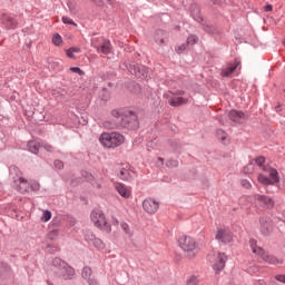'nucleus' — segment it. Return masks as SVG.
<instances>
[{
	"label": "nucleus",
	"mask_w": 285,
	"mask_h": 285,
	"mask_svg": "<svg viewBox=\"0 0 285 285\" xmlns=\"http://www.w3.org/2000/svg\"><path fill=\"white\" fill-rule=\"evenodd\" d=\"M41 146H42V148H45V150H46L47 153H53V150H55V147H52V145H50V144H48V142H45V144H42Z\"/></svg>",
	"instance_id": "obj_37"
},
{
	"label": "nucleus",
	"mask_w": 285,
	"mask_h": 285,
	"mask_svg": "<svg viewBox=\"0 0 285 285\" xmlns=\"http://www.w3.org/2000/svg\"><path fill=\"white\" fill-rule=\"evenodd\" d=\"M41 148V144L37 141H29L28 144V150L32 153L33 155H37L39 153V149Z\"/></svg>",
	"instance_id": "obj_22"
},
{
	"label": "nucleus",
	"mask_w": 285,
	"mask_h": 285,
	"mask_svg": "<svg viewBox=\"0 0 285 285\" xmlns=\"http://www.w3.org/2000/svg\"><path fill=\"white\" fill-rule=\"evenodd\" d=\"M90 275H92V269L90 267H83L82 269L83 279H90Z\"/></svg>",
	"instance_id": "obj_30"
},
{
	"label": "nucleus",
	"mask_w": 285,
	"mask_h": 285,
	"mask_svg": "<svg viewBox=\"0 0 285 285\" xmlns=\"http://www.w3.org/2000/svg\"><path fill=\"white\" fill-rule=\"evenodd\" d=\"M1 23L7 28V30H12L17 28V22L14 21V18L8 13H3L0 16Z\"/></svg>",
	"instance_id": "obj_13"
},
{
	"label": "nucleus",
	"mask_w": 285,
	"mask_h": 285,
	"mask_svg": "<svg viewBox=\"0 0 285 285\" xmlns=\"http://www.w3.org/2000/svg\"><path fill=\"white\" fill-rule=\"evenodd\" d=\"M62 22L67 23L69 26H77V23H75V21H72V19H70L68 17H62Z\"/></svg>",
	"instance_id": "obj_40"
},
{
	"label": "nucleus",
	"mask_w": 285,
	"mask_h": 285,
	"mask_svg": "<svg viewBox=\"0 0 285 285\" xmlns=\"http://www.w3.org/2000/svg\"><path fill=\"white\" fill-rule=\"evenodd\" d=\"M90 219L94 226H96V228H99V230H102V233H112V227L110 226V224H108L104 212L92 210L90 214Z\"/></svg>",
	"instance_id": "obj_3"
},
{
	"label": "nucleus",
	"mask_w": 285,
	"mask_h": 285,
	"mask_svg": "<svg viewBox=\"0 0 285 285\" xmlns=\"http://www.w3.org/2000/svg\"><path fill=\"white\" fill-rule=\"evenodd\" d=\"M186 48H188L187 43L179 45V46L176 47V52L178 55H181L186 50Z\"/></svg>",
	"instance_id": "obj_35"
},
{
	"label": "nucleus",
	"mask_w": 285,
	"mask_h": 285,
	"mask_svg": "<svg viewBox=\"0 0 285 285\" xmlns=\"http://www.w3.org/2000/svg\"><path fill=\"white\" fill-rule=\"evenodd\" d=\"M97 52H102V55H110L111 52V45L109 40H104L100 47L95 46Z\"/></svg>",
	"instance_id": "obj_18"
},
{
	"label": "nucleus",
	"mask_w": 285,
	"mask_h": 285,
	"mask_svg": "<svg viewBox=\"0 0 285 285\" xmlns=\"http://www.w3.org/2000/svg\"><path fill=\"white\" fill-rule=\"evenodd\" d=\"M69 70L71 72H76L77 75H80V77L85 75L83 70H81V68H78V67H71Z\"/></svg>",
	"instance_id": "obj_39"
},
{
	"label": "nucleus",
	"mask_w": 285,
	"mask_h": 285,
	"mask_svg": "<svg viewBox=\"0 0 285 285\" xmlns=\"http://www.w3.org/2000/svg\"><path fill=\"white\" fill-rule=\"evenodd\" d=\"M155 39L157 43H164V39H166V32H164L163 30L157 31Z\"/></svg>",
	"instance_id": "obj_26"
},
{
	"label": "nucleus",
	"mask_w": 285,
	"mask_h": 285,
	"mask_svg": "<svg viewBox=\"0 0 285 285\" xmlns=\"http://www.w3.org/2000/svg\"><path fill=\"white\" fill-rule=\"evenodd\" d=\"M209 259L214 263V271L216 275H219L226 267V262L228 261V256H226V253L224 252H215Z\"/></svg>",
	"instance_id": "obj_5"
},
{
	"label": "nucleus",
	"mask_w": 285,
	"mask_h": 285,
	"mask_svg": "<svg viewBox=\"0 0 285 285\" xmlns=\"http://www.w3.org/2000/svg\"><path fill=\"white\" fill-rule=\"evenodd\" d=\"M52 43L53 46H61L63 43V38H61V35L55 33L52 36Z\"/></svg>",
	"instance_id": "obj_27"
},
{
	"label": "nucleus",
	"mask_w": 285,
	"mask_h": 285,
	"mask_svg": "<svg viewBox=\"0 0 285 285\" xmlns=\"http://www.w3.org/2000/svg\"><path fill=\"white\" fill-rule=\"evenodd\" d=\"M169 104L174 107L177 106H184V104H188V99L183 98V97H178V98H170L169 99Z\"/></svg>",
	"instance_id": "obj_21"
},
{
	"label": "nucleus",
	"mask_w": 285,
	"mask_h": 285,
	"mask_svg": "<svg viewBox=\"0 0 285 285\" xmlns=\"http://www.w3.org/2000/svg\"><path fill=\"white\" fill-rule=\"evenodd\" d=\"M164 97H165V98H168V94H165Z\"/></svg>",
	"instance_id": "obj_51"
},
{
	"label": "nucleus",
	"mask_w": 285,
	"mask_h": 285,
	"mask_svg": "<svg viewBox=\"0 0 285 285\" xmlns=\"http://www.w3.org/2000/svg\"><path fill=\"white\" fill-rule=\"evenodd\" d=\"M116 190L119 194V196L124 197L125 199H128V197H130V191L128 187H126V185L124 184L116 185Z\"/></svg>",
	"instance_id": "obj_19"
},
{
	"label": "nucleus",
	"mask_w": 285,
	"mask_h": 285,
	"mask_svg": "<svg viewBox=\"0 0 285 285\" xmlns=\"http://www.w3.org/2000/svg\"><path fill=\"white\" fill-rule=\"evenodd\" d=\"M121 229L124 230L125 235H132V230L130 229V226L126 223L121 224Z\"/></svg>",
	"instance_id": "obj_33"
},
{
	"label": "nucleus",
	"mask_w": 285,
	"mask_h": 285,
	"mask_svg": "<svg viewBox=\"0 0 285 285\" xmlns=\"http://www.w3.org/2000/svg\"><path fill=\"white\" fill-rule=\"evenodd\" d=\"M197 41H198V39L196 38V36H189L187 38L186 45L187 46H195V43H197Z\"/></svg>",
	"instance_id": "obj_34"
},
{
	"label": "nucleus",
	"mask_w": 285,
	"mask_h": 285,
	"mask_svg": "<svg viewBox=\"0 0 285 285\" xmlns=\"http://www.w3.org/2000/svg\"><path fill=\"white\" fill-rule=\"evenodd\" d=\"M249 246H250L252 250H256L257 249V240L250 239Z\"/></svg>",
	"instance_id": "obj_43"
},
{
	"label": "nucleus",
	"mask_w": 285,
	"mask_h": 285,
	"mask_svg": "<svg viewBox=\"0 0 285 285\" xmlns=\"http://www.w3.org/2000/svg\"><path fill=\"white\" fill-rule=\"evenodd\" d=\"M13 173H19V168L13 167L10 169V175H13Z\"/></svg>",
	"instance_id": "obj_49"
},
{
	"label": "nucleus",
	"mask_w": 285,
	"mask_h": 285,
	"mask_svg": "<svg viewBox=\"0 0 285 285\" xmlns=\"http://www.w3.org/2000/svg\"><path fill=\"white\" fill-rule=\"evenodd\" d=\"M244 173L246 175H253V173H255V163H249L245 168H244Z\"/></svg>",
	"instance_id": "obj_28"
},
{
	"label": "nucleus",
	"mask_w": 285,
	"mask_h": 285,
	"mask_svg": "<svg viewBox=\"0 0 285 285\" xmlns=\"http://www.w3.org/2000/svg\"><path fill=\"white\" fill-rule=\"evenodd\" d=\"M259 230L262 235L268 237L273 233V220L269 217L263 216L259 218Z\"/></svg>",
	"instance_id": "obj_8"
},
{
	"label": "nucleus",
	"mask_w": 285,
	"mask_h": 285,
	"mask_svg": "<svg viewBox=\"0 0 285 285\" xmlns=\"http://www.w3.org/2000/svg\"><path fill=\"white\" fill-rule=\"evenodd\" d=\"M88 284H90V285H99V283L97 282V281H95V279H88Z\"/></svg>",
	"instance_id": "obj_48"
},
{
	"label": "nucleus",
	"mask_w": 285,
	"mask_h": 285,
	"mask_svg": "<svg viewBox=\"0 0 285 285\" xmlns=\"http://www.w3.org/2000/svg\"><path fill=\"white\" fill-rule=\"evenodd\" d=\"M59 235V230L53 229L49 233V239H55Z\"/></svg>",
	"instance_id": "obj_41"
},
{
	"label": "nucleus",
	"mask_w": 285,
	"mask_h": 285,
	"mask_svg": "<svg viewBox=\"0 0 285 285\" xmlns=\"http://www.w3.org/2000/svg\"><path fill=\"white\" fill-rule=\"evenodd\" d=\"M178 95H184V92L180 91Z\"/></svg>",
	"instance_id": "obj_53"
},
{
	"label": "nucleus",
	"mask_w": 285,
	"mask_h": 285,
	"mask_svg": "<svg viewBox=\"0 0 285 285\" xmlns=\"http://www.w3.org/2000/svg\"><path fill=\"white\" fill-rule=\"evenodd\" d=\"M135 75H136V77H140L142 79H146V77H148V68H146L144 66L138 67Z\"/></svg>",
	"instance_id": "obj_24"
},
{
	"label": "nucleus",
	"mask_w": 285,
	"mask_h": 285,
	"mask_svg": "<svg viewBox=\"0 0 285 285\" xmlns=\"http://www.w3.org/2000/svg\"><path fill=\"white\" fill-rule=\"evenodd\" d=\"M237 66H239V62L235 61L234 63L225 67L220 72L222 77H230V75L237 70Z\"/></svg>",
	"instance_id": "obj_17"
},
{
	"label": "nucleus",
	"mask_w": 285,
	"mask_h": 285,
	"mask_svg": "<svg viewBox=\"0 0 285 285\" xmlns=\"http://www.w3.org/2000/svg\"><path fill=\"white\" fill-rule=\"evenodd\" d=\"M52 264L53 266L60 268L63 279H71L75 277V268L70 267L68 263L61 261V258H55Z\"/></svg>",
	"instance_id": "obj_7"
},
{
	"label": "nucleus",
	"mask_w": 285,
	"mask_h": 285,
	"mask_svg": "<svg viewBox=\"0 0 285 285\" xmlns=\"http://www.w3.org/2000/svg\"><path fill=\"white\" fill-rule=\"evenodd\" d=\"M254 161H255L256 166H259L262 168L266 161V158L261 156V157L256 158Z\"/></svg>",
	"instance_id": "obj_36"
},
{
	"label": "nucleus",
	"mask_w": 285,
	"mask_h": 285,
	"mask_svg": "<svg viewBox=\"0 0 285 285\" xmlns=\"http://www.w3.org/2000/svg\"><path fill=\"white\" fill-rule=\"evenodd\" d=\"M87 242H91L95 248H98L99 250H104L106 248V244H104V240L99 238H95L94 234H86Z\"/></svg>",
	"instance_id": "obj_15"
},
{
	"label": "nucleus",
	"mask_w": 285,
	"mask_h": 285,
	"mask_svg": "<svg viewBox=\"0 0 285 285\" xmlns=\"http://www.w3.org/2000/svg\"><path fill=\"white\" fill-rule=\"evenodd\" d=\"M111 116L116 119H121V125L124 126V128H130L132 130L139 126V121L137 120V114L131 110L114 109L111 111Z\"/></svg>",
	"instance_id": "obj_1"
},
{
	"label": "nucleus",
	"mask_w": 285,
	"mask_h": 285,
	"mask_svg": "<svg viewBox=\"0 0 285 285\" xmlns=\"http://www.w3.org/2000/svg\"><path fill=\"white\" fill-rule=\"evenodd\" d=\"M240 184H242L243 188H247V189L252 188V186H253V185H250V181H248V180H242Z\"/></svg>",
	"instance_id": "obj_45"
},
{
	"label": "nucleus",
	"mask_w": 285,
	"mask_h": 285,
	"mask_svg": "<svg viewBox=\"0 0 285 285\" xmlns=\"http://www.w3.org/2000/svg\"><path fill=\"white\" fill-rule=\"evenodd\" d=\"M105 128H111V127L105 124Z\"/></svg>",
	"instance_id": "obj_50"
},
{
	"label": "nucleus",
	"mask_w": 285,
	"mask_h": 285,
	"mask_svg": "<svg viewBox=\"0 0 285 285\" xmlns=\"http://www.w3.org/2000/svg\"><path fill=\"white\" fill-rule=\"evenodd\" d=\"M191 16L194 17L195 21H202V16L199 14V8L195 7L191 10Z\"/></svg>",
	"instance_id": "obj_31"
},
{
	"label": "nucleus",
	"mask_w": 285,
	"mask_h": 285,
	"mask_svg": "<svg viewBox=\"0 0 285 285\" xmlns=\"http://www.w3.org/2000/svg\"><path fill=\"white\" fill-rule=\"evenodd\" d=\"M99 141L105 148H119L126 138L119 132H102L100 135Z\"/></svg>",
	"instance_id": "obj_2"
},
{
	"label": "nucleus",
	"mask_w": 285,
	"mask_h": 285,
	"mask_svg": "<svg viewBox=\"0 0 285 285\" xmlns=\"http://www.w3.org/2000/svg\"><path fill=\"white\" fill-rule=\"evenodd\" d=\"M18 181H19V185H18V190L20 193H28V190L30 189V183L28 180H26L21 174L18 176Z\"/></svg>",
	"instance_id": "obj_16"
},
{
	"label": "nucleus",
	"mask_w": 285,
	"mask_h": 285,
	"mask_svg": "<svg viewBox=\"0 0 285 285\" xmlns=\"http://www.w3.org/2000/svg\"><path fill=\"white\" fill-rule=\"evenodd\" d=\"M159 161L164 163V158H159Z\"/></svg>",
	"instance_id": "obj_52"
},
{
	"label": "nucleus",
	"mask_w": 285,
	"mask_h": 285,
	"mask_svg": "<svg viewBox=\"0 0 285 285\" xmlns=\"http://www.w3.org/2000/svg\"><path fill=\"white\" fill-rule=\"evenodd\" d=\"M229 119H232V121H239V119H244V112L237 111V110H232L229 112Z\"/></svg>",
	"instance_id": "obj_23"
},
{
	"label": "nucleus",
	"mask_w": 285,
	"mask_h": 285,
	"mask_svg": "<svg viewBox=\"0 0 285 285\" xmlns=\"http://www.w3.org/2000/svg\"><path fill=\"white\" fill-rule=\"evenodd\" d=\"M119 177L122 179V181H129V179H132V171L127 168H121L119 171Z\"/></svg>",
	"instance_id": "obj_20"
},
{
	"label": "nucleus",
	"mask_w": 285,
	"mask_h": 285,
	"mask_svg": "<svg viewBox=\"0 0 285 285\" xmlns=\"http://www.w3.org/2000/svg\"><path fill=\"white\" fill-rule=\"evenodd\" d=\"M52 219V213L50 210H43L41 222H50Z\"/></svg>",
	"instance_id": "obj_29"
},
{
	"label": "nucleus",
	"mask_w": 285,
	"mask_h": 285,
	"mask_svg": "<svg viewBox=\"0 0 285 285\" xmlns=\"http://www.w3.org/2000/svg\"><path fill=\"white\" fill-rule=\"evenodd\" d=\"M216 136L218 137V139H220V141H226V139L228 138V135L225 134L222 129H218L216 131Z\"/></svg>",
	"instance_id": "obj_32"
},
{
	"label": "nucleus",
	"mask_w": 285,
	"mask_h": 285,
	"mask_svg": "<svg viewBox=\"0 0 285 285\" xmlns=\"http://www.w3.org/2000/svg\"><path fill=\"white\" fill-rule=\"evenodd\" d=\"M142 208L145 213H148L149 215H155V213L159 210V203L153 198H146L142 202Z\"/></svg>",
	"instance_id": "obj_10"
},
{
	"label": "nucleus",
	"mask_w": 285,
	"mask_h": 285,
	"mask_svg": "<svg viewBox=\"0 0 285 285\" xmlns=\"http://www.w3.org/2000/svg\"><path fill=\"white\" fill-rule=\"evenodd\" d=\"M258 256L259 262H267V264H282L277 257L269 255L266 250L254 252Z\"/></svg>",
	"instance_id": "obj_12"
},
{
	"label": "nucleus",
	"mask_w": 285,
	"mask_h": 285,
	"mask_svg": "<svg viewBox=\"0 0 285 285\" xmlns=\"http://www.w3.org/2000/svg\"><path fill=\"white\" fill-rule=\"evenodd\" d=\"M187 285H199V279L195 276H191L188 282Z\"/></svg>",
	"instance_id": "obj_38"
},
{
	"label": "nucleus",
	"mask_w": 285,
	"mask_h": 285,
	"mask_svg": "<svg viewBox=\"0 0 285 285\" xmlns=\"http://www.w3.org/2000/svg\"><path fill=\"white\" fill-rule=\"evenodd\" d=\"M264 173H268L269 178L266 177L264 174H259L257 180L263 186H275V184H279V173L277 169L273 167L263 166Z\"/></svg>",
	"instance_id": "obj_4"
},
{
	"label": "nucleus",
	"mask_w": 285,
	"mask_h": 285,
	"mask_svg": "<svg viewBox=\"0 0 285 285\" xmlns=\"http://www.w3.org/2000/svg\"><path fill=\"white\" fill-rule=\"evenodd\" d=\"M178 246L183 250H196L202 249V243L195 242V238L190 236H180L178 239Z\"/></svg>",
	"instance_id": "obj_6"
},
{
	"label": "nucleus",
	"mask_w": 285,
	"mask_h": 285,
	"mask_svg": "<svg viewBox=\"0 0 285 285\" xmlns=\"http://www.w3.org/2000/svg\"><path fill=\"white\" fill-rule=\"evenodd\" d=\"M275 279L277 282H282L283 284H285V275L284 274L276 275Z\"/></svg>",
	"instance_id": "obj_44"
},
{
	"label": "nucleus",
	"mask_w": 285,
	"mask_h": 285,
	"mask_svg": "<svg viewBox=\"0 0 285 285\" xmlns=\"http://www.w3.org/2000/svg\"><path fill=\"white\" fill-rule=\"evenodd\" d=\"M197 253L195 250H183L175 254L176 262H181V259H195Z\"/></svg>",
	"instance_id": "obj_14"
},
{
	"label": "nucleus",
	"mask_w": 285,
	"mask_h": 285,
	"mask_svg": "<svg viewBox=\"0 0 285 285\" xmlns=\"http://www.w3.org/2000/svg\"><path fill=\"white\" fill-rule=\"evenodd\" d=\"M216 239L217 242H222V244H230L233 242V232L228 228H218Z\"/></svg>",
	"instance_id": "obj_9"
},
{
	"label": "nucleus",
	"mask_w": 285,
	"mask_h": 285,
	"mask_svg": "<svg viewBox=\"0 0 285 285\" xmlns=\"http://www.w3.org/2000/svg\"><path fill=\"white\" fill-rule=\"evenodd\" d=\"M273 11V4L265 6V12H272Z\"/></svg>",
	"instance_id": "obj_47"
},
{
	"label": "nucleus",
	"mask_w": 285,
	"mask_h": 285,
	"mask_svg": "<svg viewBox=\"0 0 285 285\" xmlns=\"http://www.w3.org/2000/svg\"><path fill=\"white\" fill-rule=\"evenodd\" d=\"M55 167L58 168V170L63 169V161H61V160H56V161H55Z\"/></svg>",
	"instance_id": "obj_42"
},
{
	"label": "nucleus",
	"mask_w": 285,
	"mask_h": 285,
	"mask_svg": "<svg viewBox=\"0 0 285 285\" xmlns=\"http://www.w3.org/2000/svg\"><path fill=\"white\" fill-rule=\"evenodd\" d=\"M79 52H81V49L77 47H71L66 50V55L67 57H69V59H75V53H79Z\"/></svg>",
	"instance_id": "obj_25"
},
{
	"label": "nucleus",
	"mask_w": 285,
	"mask_h": 285,
	"mask_svg": "<svg viewBox=\"0 0 285 285\" xmlns=\"http://www.w3.org/2000/svg\"><path fill=\"white\" fill-rule=\"evenodd\" d=\"M255 203L256 206H261V208H273L275 206V202H273V198L266 195H256Z\"/></svg>",
	"instance_id": "obj_11"
},
{
	"label": "nucleus",
	"mask_w": 285,
	"mask_h": 285,
	"mask_svg": "<svg viewBox=\"0 0 285 285\" xmlns=\"http://www.w3.org/2000/svg\"><path fill=\"white\" fill-rule=\"evenodd\" d=\"M39 188H40L39 183H33V184L31 185V189H33V190H39Z\"/></svg>",
	"instance_id": "obj_46"
}]
</instances>
